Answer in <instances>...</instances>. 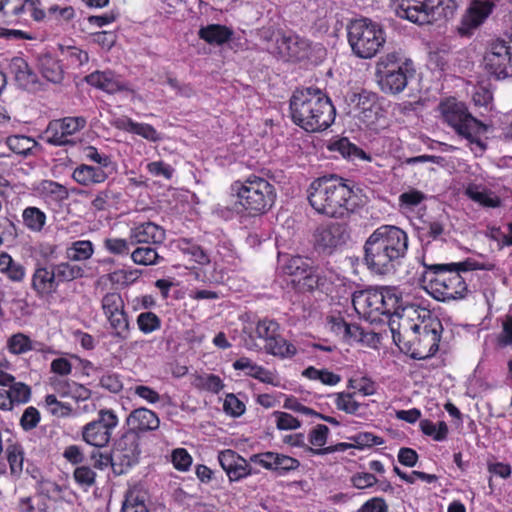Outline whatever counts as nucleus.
Listing matches in <instances>:
<instances>
[{
    "instance_id": "7",
    "label": "nucleus",
    "mask_w": 512,
    "mask_h": 512,
    "mask_svg": "<svg viewBox=\"0 0 512 512\" xmlns=\"http://www.w3.org/2000/svg\"><path fill=\"white\" fill-rule=\"evenodd\" d=\"M347 39L356 57L371 59L384 47L386 32L380 23L369 18H359L348 25Z\"/></svg>"
},
{
    "instance_id": "32",
    "label": "nucleus",
    "mask_w": 512,
    "mask_h": 512,
    "mask_svg": "<svg viewBox=\"0 0 512 512\" xmlns=\"http://www.w3.org/2000/svg\"><path fill=\"white\" fill-rule=\"evenodd\" d=\"M199 37L212 45H221L227 42L233 35V31L227 26L220 24H209L200 28Z\"/></svg>"
},
{
    "instance_id": "56",
    "label": "nucleus",
    "mask_w": 512,
    "mask_h": 512,
    "mask_svg": "<svg viewBox=\"0 0 512 512\" xmlns=\"http://www.w3.org/2000/svg\"><path fill=\"white\" fill-rule=\"evenodd\" d=\"M45 406L51 414L58 417L68 416L72 411L69 404L58 401L54 394H49L45 397Z\"/></svg>"
},
{
    "instance_id": "36",
    "label": "nucleus",
    "mask_w": 512,
    "mask_h": 512,
    "mask_svg": "<svg viewBox=\"0 0 512 512\" xmlns=\"http://www.w3.org/2000/svg\"><path fill=\"white\" fill-rule=\"evenodd\" d=\"M39 70L42 76L52 83H59L63 78V70L57 59L45 54L39 58Z\"/></svg>"
},
{
    "instance_id": "39",
    "label": "nucleus",
    "mask_w": 512,
    "mask_h": 512,
    "mask_svg": "<svg viewBox=\"0 0 512 512\" xmlns=\"http://www.w3.org/2000/svg\"><path fill=\"white\" fill-rule=\"evenodd\" d=\"M36 191L44 198L53 201H62L68 198V190L65 186L52 180H42L36 186Z\"/></svg>"
},
{
    "instance_id": "26",
    "label": "nucleus",
    "mask_w": 512,
    "mask_h": 512,
    "mask_svg": "<svg viewBox=\"0 0 512 512\" xmlns=\"http://www.w3.org/2000/svg\"><path fill=\"white\" fill-rule=\"evenodd\" d=\"M7 70L19 87L26 90H33L37 87L38 76L24 58H12Z\"/></svg>"
},
{
    "instance_id": "22",
    "label": "nucleus",
    "mask_w": 512,
    "mask_h": 512,
    "mask_svg": "<svg viewBox=\"0 0 512 512\" xmlns=\"http://www.w3.org/2000/svg\"><path fill=\"white\" fill-rule=\"evenodd\" d=\"M347 237L345 228L340 224L320 226L315 233V244L323 252L331 253L345 244Z\"/></svg>"
},
{
    "instance_id": "59",
    "label": "nucleus",
    "mask_w": 512,
    "mask_h": 512,
    "mask_svg": "<svg viewBox=\"0 0 512 512\" xmlns=\"http://www.w3.org/2000/svg\"><path fill=\"white\" fill-rule=\"evenodd\" d=\"M171 461L175 469L187 471L192 464V457L184 448H177L172 452Z\"/></svg>"
},
{
    "instance_id": "50",
    "label": "nucleus",
    "mask_w": 512,
    "mask_h": 512,
    "mask_svg": "<svg viewBox=\"0 0 512 512\" xmlns=\"http://www.w3.org/2000/svg\"><path fill=\"white\" fill-rule=\"evenodd\" d=\"M7 460L11 474L19 476L24 468V451L20 445H10L7 448Z\"/></svg>"
},
{
    "instance_id": "29",
    "label": "nucleus",
    "mask_w": 512,
    "mask_h": 512,
    "mask_svg": "<svg viewBox=\"0 0 512 512\" xmlns=\"http://www.w3.org/2000/svg\"><path fill=\"white\" fill-rule=\"evenodd\" d=\"M328 329L342 340L352 343L363 340L364 332L356 324L347 323L340 316H330L327 320Z\"/></svg>"
},
{
    "instance_id": "33",
    "label": "nucleus",
    "mask_w": 512,
    "mask_h": 512,
    "mask_svg": "<svg viewBox=\"0 0 512 512\" xmlns=\"http://www.w3.org/2000/svg\"><path fill=\"white\" fill-rule=\"evenodd\" d=\"M52 269L57 285L82 278L85 274V270L82 266L71 263L70 261L54 264L52 265Z\"/></svg>"
},
{
    "instance_id": "38",
    "label": "nucleus",
    "mask_w": 512,
    "mask_h": 512,
    "mask_svg": "<svg viewBox=\"0 0 512 512\" xmlns=\"http://www.w3.org/2000/svg\"><path fill=\"white\" fill-rule=\"evenodd\" d=\"M329 432V428L323 424H318L310 430L308 434V441L315 447V449H312L314 454L324 455L334 451L333 447L323 448L327 442Z\"/></svg>"
},
{
    "instance_id": "42",
    "label": "nucleus",
    "mask_w": 512,
    "mask_h": 512,
    "mask_svg": "<svg viewBox=\"0 0 512 512\" xmlns=\"http://www.w3.org/2000/svg\"><path fill=\"white\" fill-rule=\"evenodd\" d=\"M302 376L312 381H319L328 386H336L341 381L340 375L335 374L328 369H317L313 366H309L304 369Z\"/></svg>"
},
{
    "instance_id": "53",
    "label": "nucleus",
    "mask_w": 512,
    "mask_h": 512,
    "mask_svg": "<svg viewBox=\"0 0 512 512\" xmlns=\"http://www.w3.org/2000/svg\"><path fill=\"white\" fill-rule=\"evenodd\" d=\"M334 398V404L337 409L348 414H355L360 408V404L354 399V394L341 392L336 393Z\"/></svg>"
},
{
    "instance_id": "20",
    "label": "nucleus",
    "mask_w": 512,
    "mask_h": 512,
    "mask_svg": "<svg viewBox=\"0 0 512 512\" xmlns=\"http://www.w3.org/2000/svg\"><path fill=\"white\" fill-rule=\"evenodd\" d=\"M85 81L90 86L108 94L133 92L129 83L111 70L94 71L85 77Z\"/></svg>"
},
{
    "instance_id": "8",
    "label": "nucleus",
    "mask_w": 512,
    "mask_h": 512,
    "mask_svg": "<svg viewBox=\"0 0 512 512\" xmlns=\"http://www.w3.org/2000/svg\"><path fill=\"white\" fill-rule=\"evenodd\" d=\"M439 111L444 121L454 128L458 135L466 138L480 152L484 150L479 135L486 131V126L467 112L464 103L455 98H448L440 103Z\"/></svg>"
},
{
    "instance_id": "28",
    "label": "nucleus",
    "mask_w": 512,
    "mask_h": 512,
    "mask_svg": "<svg viewBox=\"0 0 512 512\" xmlns=\"http://www.w3.org/2000/svg\"><path fill=\"white\" fill-rule=\"evenodd\" d=\"M31 288L39 297L52 295L58 288L52 267L49 269L42 264H36L31 277Z\"/></svg>"
},
{
    "instance_id": "44",
    "label": "nucleus",
    "mask_w": 512,
    "mask_h": 512,
    "mask_svg": "<svg viewBox=\"0 0 512 512\" xmlns=\"http://www.w3.org/2000/svg\"><path fill=\"white\" fill-rule=\"evenodd\" d=\"M13 15L18 18H24L23 16L29 15L36 21H41L45 18L46 13L40 7L39 0H24L18 6H15L13 9Z\"/></svg>"
},
{
    "instance_id": "62",
    "label": "nucleus",
    "mask_w": 512,
    "mask_h": 512,
    "mask_svg": "<svg viewBox=\"0 0 512 512\" xmlns=\"http://www.w3.org/2000/svg\"><path fill=\"white\" fill-rule=\"evenodd\" d=\"M84 156L87 160L97 163V167H103V169L106 171L112 164V161L108 155L99 153V151L93 146H88L84 149Z\"/></svg>"
},
{
    "instance_id": "31",
    "label": "nucleus",
    "mask_w": 512,
    "mask_h": 512,
    "mask_svg": "<svg viewBox=\"0 0 512 512\" xmlns=\"http://www.w3.org/2000/svg\"><path fill=\"white\" fill-rule=\"evenodd\" d=\"M0 274L12 282L20 283L25 279L26 268L7 252H0Z\"/></svg>"
},
{
    "instance_id": "47",
    "label": "nucleus",
    "mask_w": 512,
    "mask_h": 512,
    "mask_svg": "<svg viewBox=\"0 0 512 512\" xmlns=\"http://www.w3.org/2000/svg\"><path fill=\"white\" fill-rule=\"evenodd\" d=\"M192 384L198 389L212 393H218L224 386L219 376L207 373L194 375Z\"/></svg>"
},
{
    "instance_id": "3",
    "label": "nucleus",
    "mask_w": 512,
    "mask_h": 512,
    "mask_svg": "<svg viewBox=\"0 0 512 512\" xmlns=\"http://www.w3.org/2000/svg\"><path fill=\"white\" fill-rule=\"evenodd\" d=\"M352 304L358 315L370 321H375L379 315L389 314L399 318H411L418 311L416 305L404 301L402 292L394 286L355 291Z\"/></svg>"
},
{
    "instance_id": "34",
    "label": "nucleus",
    "mask_w": 512,
    "mask_h": 512,
    "mask_svg": "<svg viewBox=\"0 0 512 512\" xmlns=\"http://www.w3.org/2000/svg\"><path fill=\"white\" fill-rule=\"evenodd\" d=\"M465 194L471 200L486 207H497L500 204L499 197L481 185L468 184L465 188Z\"/></svg>"
},
{
    "instance_id": "55",
    "label": "nucleus",
    "mask_w": 512,
    "mask_h": 512,
    "mask_svg": "<svg viewBox=\"0 0 512 512\" xmlns=\"http://www.w3.org/2000/svg\"><path fill=\"white\" fill-rule=\"evenodd\" d=\"M273 417L279 430H296L301 426V422L296 417L286 412L275 411Z\"/></svg>"
},
{
    "instance_id": "19",
    "label": "nucleus",
    "mask_w": 512,
    "mask_h": 512,
    "mask_svg": "<svg viewBox=\"0 0 512 512\" xmlns=\"http://www.w3.org/2000/svg\"><path fill=\"white\" fill-rule=\"evenodd\" d=\"M218 461L231 482L240 481L253 474L248 461L231 449L219 452Z\"/></svg>"
},
{
    "instance_id": "17",
    "label": "nucleus",
    "mask_w": 512,
    "mask_h": 512,
    "mask_svg": "<svg viewBox=\"0 0 512 512\" xmlns=\"http://www.w3.org/2000/svg\"><path fill=\"white\" fill-rule=\"evenodd\" d=\"M493 9L494 3L491 1H472L458 26V33L461 36H471L486 21Z\"/></svg>"
},
{
    "instance_id": "5",
    "label": "nucleus",
    "mask_w": 512,
    "mask_h": 512,
    "mask_svg": "<svg viewBox=\"0 0 512 512\" xmlns=\"http://www.w3.org/2000/svg\"><path fill=\"white\" fill-rule=\"evenodd\" d=\"M308 201L319 214L342 218L355 208L352 189L335 176L314 180L308 189Z\"/></svg>"
},
{
    "instance_id": "2",
    "label": "nucleus",
    "mask_w": 512,
    "mask_h": 512,
    "mask_svg": "<svg viewBox=\"0 0 512 512\" xmlns=\"http://www.w3.org/2000/svg\"><path fill=\"white\" fill-rule=\"evenodd\" d=\"M407 250V233L397 226L382 225L367 238L364 260L372 272L385 275L395 271Z\"/></svg>"
},
{
    "instance_id": "57",
    "label": "nucleus",
    "mask_w": 512,
    "mask_h": 512,
    "mask_svg": "<svg viewBox=\"0 0 512 512\" xmlns=\"http://www.w3.org/2000/svg\"><path fill=\"white\" fill-rule=\"evenodd\" d=\"M130 237L128 239L123 238H107L104 240L105 249L115 255L128 254L130 250Z\"/></svg>"
},
{
    "instance_id": "61",
    "label": "nucleus",
    "mask_w": 512,
    "mask_h": 512,
    "mask_svg": "<svg viewBox=\"0 0 512 512\" xmlns=\"http://www.w3.org/2000/svg\"><path fill=\"white\" fill-rule=\"evenodd\" d=\"M99 382L102 388L112 393H118L123 388L121 377L117 373L107 372L101 376Z\"/></svg>"
},
{
    "instance_id": "24",
    "label": "nucleus",
    "mask_w": 512,
    "mask_h": 512,
    "mask_svg": "<svg viewBox=\"0 0 512 512\" xmlns=\"http://www.w3.org/2000/svg\"><path fill=\"white\" fill-rule=\"evenodd\" d=\"M129 235L130 243L132 245L161 244L165 240L166 236L165 230L153 222H144L133 226L130 229Z\"/></svg>"
},
{
    "instance_id": "10",
    "label": "nucleus",
    "mask_w": 512,
    "mask_h": 512,
    "mask_svg": "<svg viewBox=\"0 0 512 512\" xmlns=\"http://www.w3.org/2000/svg\"><path fill=\"white\" fill-rule=\"evenodd\" d=\"M461 0H401L396 12L413 23L425 24L452 17Z\"/></svg>"
},
{
    "instance_id": "54",
    "label": "nucleus",
    "mask_w": 512,
    "mask_h": 512,
    "mask_svg": "<svg viewBox=\"0 0 512 512\" xmlns=\"http://www.w3.org/2000/svg\"><path fill=\"white\" fill-rule=\"evenodd\" d=\"M182 252L190 257V259L200 265L209 263V257L205 251L197 245L183 241L180 243Z\"/></svg>"
},
{
    "instance_id": "13",
    "label": "nucleus",
    "mask_w": 512,
    "mask_h": 512,
    "mask_svg": "<svg viewBox=\"0 0 512 512\" xmlns=\"http://www.w3.org/2000/svg\"><path fill=\"white\" fill-rule=\"evenodd\" d=\"M483 65L496 79L512 77V43L493 41L485 52Z\"/></svg>"
},
{
    "instance_id": "60",
    "label": "nucleus",
    "mask_w": 512,
    "mask_h": 512,
    "mask_svg": "<svg viewBox=\"0 0 512 512\" xmlns=\"http://www.w3.org/2000/svg\"><path fill=\"white\" fill-rule=\"evenodd\" d=\"M41 416L39 411L33 407H27L20 419V425L25 431L34 429L40 422Z\"/></svg>"
},
{
    "instance_id": "15",
    "label": "nucleus",
    "mask_w": 512,
    "mask_h": 512,
    "mask_svg": "<svg viewBox=\"0 0 512 512\" xmlns=\"http://www.w3.org/2000/svg\"><path fill=\"white\" fill-rule=\"evenodd\" d=\"M310 43L292 33H282L277 44L268 47V51L284 61H299L309 58Z\"/></svg>"
},
{
    "instance_id": "35",
    "label": "nucleus",
    "mask_w": 512,
    "mask_h": 512,
    "mask_svg": "<svg viewBox=\"0 0 512 512\" xmlns=\"http://www.w3.org/2000/svg\"><path fill=\"white\" fill-rule=\"evenodd\" d=\"M264 350L267 354L282 359L292 358L297 353L296 347L279 334L264 345Z\"/></svg>"
},
{
    "instance_id": "64",
    "label": "nucleus",
    "mask_w": 512,
    "mask_h": 512,
    "mask_svg": "<svg viewBox=\"0 0 512 512\" xmlns=\"http://www.w3.org/2000/svg\"><path fill=\"white\" fill-rule=\"evenodd\" d=\"M95 476V472L88 466H79L74 471L75 481L86 488L94 484Z\"/></svg>"
},
{
    "instance_id": "48",
    "label": "nucleus",
    "mask_w": 512,
    "mask_h": 512,
    "mask_svg": "<svg viewBox=\"0 0 512 512\" xmlns=\"http://www.w3.org/2000/svg\"><path fill=\"white\" fill-rule=\"evenodd\" d=\"M7 390L11 404L15 405L27 403L30 400L31 390L30 387L22 382H15V380L8 384Z\"/></svg>"
},
{
    "instance_id": "9",
    "label": "nucleus",
    "mask_w": 512,
    "mask_h": 512,
    "mask_svg": "<svg viewBox=\"0 0 512 512\" xmlns=\"http://www.w3.org/2000/svg\"><path fill=\"white\" fill-rule=\"evenodd\" d=\"M414 72L412 62L402 59L395 52L382 56L376 63L377 82L381 90L389 94L401 93Z\"/></svg>"
},
{
    "instance_id": "14",
    "label": "nucleus",
    "mask_w": 512,
    "mask_h": 512,
    "mask_svg": "<svg viewBox=\"0 0 512 512\" xmlns=\"http://www.w3.org/2000/svg\"><path fill=\"white\" fill-rule=\"evenodd\" d=\"M118 417L111 409H101L98 419L87 423L82 430L83 440L95 447H105L112 435V431L118 425Z\"/></svg>"
},
{
    "instance_id": "18",
    "label": "nucleus",
    "mask_w": 512,
    "mask_h": 512,
    "mask_svg": "<svg viewBox=\"0 0 512 512\" xmlns=\"http://www.w3.org/2000/svg\"><path fill=\"white\" fill-rule=\"evenodd\" d=\"M282 270L285 274L293 276V282H297L303 288L311 290L318 286L319 275L316 269L310 265L309 260L303 257H290L282 266Z\"/></svg>"
},
{
    "instance_id": "40",
    "label": "nucleus",
    "mask_w": 512,
    "mask_h": 512,
    "mask_svg": "<svg viewBox=\"0 0 512 512\" xmlns=\"http://www.w3.org/2000/svg\"><path fill=\"white\" fill-rule=\"evenodd\" d=\"M140 277V271L137 269H118L107 275L101 276L99 282L109 281L115 286H128L133 284Z\"/></svg>"
},
{
    "instance_id": "16",
    "label": "nucleus",
    "mask_w": 512,
    "mask_h": 512,
    "mask_svg": "<svg viewBox=\"0 0 512 512\" xmlns=\"http://www.w3.org/2000/svg\"><path fill=\"white\" fill-rule=\"evenodd\" d=\"M86 125L83 117H65L50 122L46 131L45 139L55 146H62L70 143L69 137L79 132Z\"/></svg>"
},
{
    "instance_id": "37",
    "label": "nucleus",
    "mask_w": 512,
    "mask_h": 512,
    "mask_svg": "<svg viewBox=\"0 0 512 512\" xmlns=\"http://www.w3.org/2000/svg\"><path fill=\"white\" fill-rule=\"evenodd\" d=\"M23 225L31 232L39 233L46 225L47 216L38 207L29 206L22 212Z\"/></svg>"
},
{
    "instance_id": "45",
    "label": "nucleus",
    "mask_w": 512,
    "mask_h": 512,
    "mask_svg": "<svg viewBox=\"0 0 512 512\" xmlns=\"http://www.w3.org/2000/svg\"><path fill=\"white\" fill-rule=\"evenodd\" d=\"M131 259L137 265L150 266L158 264L162 257L159 256L155 248L142 246L132 251Z\"/></svg>"
},
{
    "instance_id": "1",
    "label": "nucleus",
    "mask_w": 512,
    "mask_h": 512,
    "mask_svg": "<svg viewBox=\"0 0 512 512\" xmlns=\"http://www.w3.org/2000/svg\"><path fill=\"white\" fill-rule=\"evenodd\" d=\"M423 285L425 290L438 301L463 299L468 293V285L462 272L474 270H492L494 264L468 258L461 262L448 264H424Z\"/></svg>"
},
{
    "instance_id": "11",
    "label": "nucleus",
    "mask_w": 512,
    "mask_h": 512,
    "mask_svg": "<svg viewBox=\"0 0 512 512\" xmlns=\"http://www.w3.org/2000/svg\"><path fill=\"white\" fill-rule=\"evenodd\" d=\"M417 311V318L422 319L420 323L410 325L411 334L414 335L413 340L417 342L418 347L415 348L412 355L415 358H427L433 356L440 342L441 323L429 316V311L420 308Z\"/></svg>"
},
{
    "instance_id": "58",
    "label": "nucleus",
    "mask_w": 512,
    "mask_h": 512,
    "mask_svg": "<svg viewBox=\"0 0 512 512\" xmlns=\"http://www.w3.org/2000/svg\"><path fill=\"white\" fill-rule=\"evenodd\" d=\"M226 414L232 417H239L245 412V404L234 394H227L223 403Z\"/></svg>"
},
{
    "instance_id": "49",
    "label": "nucleus",
    "mask_w": 512,
    "mask_h": 512,
    "mask_svg": "<svg viewBox=\"0 0 512 512\" xmlns=\"http://www.w3.org/2000/svg\"><path fill=\"white\" fill-rule=\"evenodd\" d=\"M420 428L425 435L432 437L435 441H443L447 438L448 426L443 421L434 423L425 419L420 422Z\"/></svg>"
},
{
    "instance_id": "43",
    "label": "nucleus",
    "mask_w": 512,
    "mask_h": 512,
    "mask_svg": "<svg viewBox=\"0 0 512 512\" xmlns=\"http://www.w3.org/2000/svg\"><path fill=\"white\" fill-rule=\"evenodd\" d=\"M94 253L93 244L89 240H79L66 250V257L70 261H84L92 257Z\"/></svg>"
},
{
    "instance_id": "12",
    "label": "nucleus",
    "mask_w": 512,
    "mask_h": 512,
    "mask_svg": "<svg viewBox=\"0 0 512 512\" xmlns=\"http://www.w3.org/2000/svg\"><path fill=\"white\" fill-rule=\"evenodd\" d=\"M101 309L113 337L124 340L130 332V322L120 293L108 292L101 299Z\"/></svg>"
},
{
    "instance_id": "25",
    "label": "nucleus",
    "mask_w": 512,
    "mask_h": 512,
    "mask_svg": "<svg viewBox=\"0 0 512 512\" xmlns=\"http://www.w3.org/2000/svg\"><path fill=\"white\" fill-rule=\"evenodd\" d=\"M279 325L271 319H262L255 324H249L244 327L243 332L248 335L249 340H245V345L248 349H256L258 345L255 339H261L267 342L271 341L278 333Z\"/></svg>"
},
{
    "instance_id": "6",
    "label": "nucleus",
    "mask_w": 512,
    "mask_h": 512,
    "mask_svg": "<svg viewBox=\"0 0 512 512\" xmlns=\"http://www.w3.org/2000/svg\"><path fill=\"white\" fill-rule=\"evenodd\" d=\"M230 195L234 199V210L250 216L268 212L277 198L275 186L267 179L254 174L232 182Z\"/></svg>"
},
{
    "instance_id": "23",
    "label": "nucleus",
    "mask_w": 512,
    "mask_h": 512,
    "mask_svg": "<svg viewBox=\"0 0 512 512\" xmlns=\"http://www.w3.org/2000/svg\"><path fill=\"white\" fill-rule=\"evenodd\" d=\"M235 370L244 371L246 376L252 377L261 383L269 384L274 387L281 386V379L276 370H269L258 365L248 357H241L234 361Z\"/></svg>"
},
{
    "instance_id": "52",
    "label": "nucleus",
    "mask_w": 512,
    "mask_h": 512,
    "mask_svg": "<svg viewBox=\"0 0 512 512\" xmlns=\"http://www.w3.org/2000/svg\"><path fill=\"white\" fill-rule=\"evenodd\" d=\"M6 144L11 151L16 154L26 155L35 146V141L27 136L15 135L6 140Z\"/></svg>"
},
{
    "instance_id": "46",
    "label": "nucleus",
    "mask_w": 512,
    "mask_h": 512,
    "mask_svg": "<svg viewBox=\"0 0 512 512\" xmlns=\"http://www.w3.org/2000/svg\"><path fill=\"white\" fill-rule=\"evenodd\" d=\"M7 350L13 355H21L34 349L31 338L23 333L11 335L6 343Z\"/></svg>"
},
{
    "instance_id": "21",
    "label": "nucleus",
    "mask_w": 512,
    "mask_h": 512,
    "mask_svg": "<svg viewBox=\"0 0 512 512\" xmlns=\"http://www.w3.org/2000/svg\"><path fill=\"white\" fill-rule=\"evenodd\" d=\"M249 462L260 465L267 470L279 472H289L300 466V462L296 458L272 451L253 454L250 456Z\"/></svg>"
},
{
    "instance_id": "63",
    "label": "nucleus",
    "mask_w": 512,
    "mask_h": 512,
    "mask_svg": "<svg viewBox=\"0 0 512 512\" xmlns=\"http://www.w3.org/2000/svg\"><path fill=\"white\" fill-rule=\"evenodd\" d=\"M132 133L151 142L161 140L160 133H158L157 130L148 123L135 122Z\"/></svg>"
},
{
    "instance_id": "51",
    "label": "nucleus",
    "mask_w": 512,
    "mask_h": 512,
    "mask_svg": "<svg viewBox=\"0 0 512 512\" xmlns=\"http://www.w3.org/2000/svg\"><path fill=\"white\" fill-rule=\"evenodd\" d=\"M139 330L144 334H151L161 328L160 318L153 312H142L136 319Z\"/></svg>"
},
{
    "instance_id": "4",
    "label": "nucleus",
    "mask_w": 512,
    "mask_h": 512,
    "mask_svg": "<svg viewBox=\"0 0 512 512\" xmlns=\"http://www.w3.org/2000/svg\"><path fill=\"white\" fill-rule=\"evenodd\" d=\"M290 110L295 124L308 132L327 129L335 120V108L330 99L317 88L294 92Z\"/></svg>"
},
{
    "instance_id": "27",
    "label": "nucleus",
    "mask_w": 512,
    "mask_h": 512,
    "mask_svg": "<svg viewBox=\"0 0 512 512\" xmlns=\"http://www.w3.org/2000/svg\"><path fill=\"white\" fill-rule=\"evenodd\" d=\"M127 425L136 433H146L157 430L160 426V419L154 411L140 407L129 414Z\"/></svg>"
},
{
    "instance_id": "30",
    "label": "nucleus",
    "mask_w": 512,
    "mask_h": 512,
    "mask_svg": "<svg viewBox=\"0 0 512 512\" xmlns=\"http://www.w3.org/2000/svg\"><path fill=\"white\" fill-rule=\"evenodd\" d=\"M109 173L103 167L87 164L78 165L72 172V178L82 186H92L107 180Z\"/></svg>"
},
{
    "instance_id": "41",
    "label": "nucleus",
    "mask_w": 512,
    "mask_h": 512,
    "mask_svg": "<svg viewBox=\"0 0 512 512\" xmlns=\"http://www.w3.org/2000/svg\"><path fill=\"white\" fill-rule=\"evenodd\" d=\"M426 198L427 196L422 191L415 188H409L399 195V209L404 213L412 212L416 207L424 202Z\"/></svg>"
}]
</instances>
